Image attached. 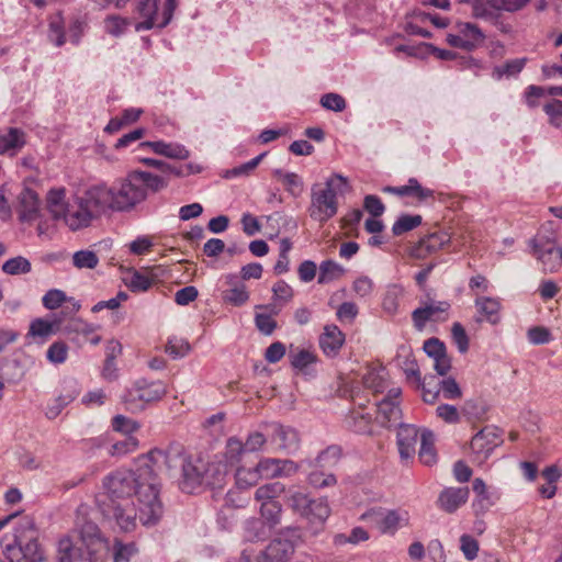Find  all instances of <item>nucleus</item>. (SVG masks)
<instances>
[{"mask_svg": "<svg viewBox=\"0 0 562 562\" xmlns=\"http://www.w3.org/2000/svg\"><path fill=\"white\" fill-rule=\"evenodd\" d=\"M166 458L156 448L139 456L135 469H120L108 474L102 481L103 491L95 496L103 517L114 520L123 531L133 530L137 517L144 526H155L164 514L156 468Z\"/></svg>", "mask_w": 562, "mask_h": 562, "instance_id": "f257e3e1", "label": "nucleus"}, {"mask_svg": "<svg viewBox=\"0 0 562 562\" xmlns=\"http://www.w3.org/2000/svg\"><path fill=\"white\" fill-rule=\"evenodd\" d=\"M168 187L164 176L143 170L131 171L117 186L110 187L114 211H128L144 202L148 193H157Z\"/></svg>", "mask_w": 562, "mask_h": 562, "instance_id": "f03ea898", "label": "nucleus"}, {"mask_svg": "<svg viewBox=\"0 0 562 562\" xmlns=\"http://www.w3.org/2000/svg\"><path fill=\"white\" fill-rule=\"evenodd\" d=\"M347 187V179L339 173H334L328 178L324 188H321L317 183L313 184L311 189V204L308 206L311 218L325 223L334 217L338 212L337 194L344 193Z\"/></svg>", "mask_w": 562, "mask_h": 562, "instance_id": "7ed1b4c3", "label": "nucleus"}, {"mask_svg": "<svg viewBox=\"0 0 562 562\" xmlns=\"http://www.w3.org/2000/svg\"><path fill=\"white\" fill-rule=\"evenodd\" d=\"M79 526L80 543H74L70 537L64 536L57 543V562H93L92 546L102 542L97 524L85 520Z\"/></svg>", "mask_w": 562, "mask_h": 562, "instance_id": "20e7f679", "label": "nucleus"}, {"mask_svg": "<svg viewBox=\"0 0 562 562\" xmlns=\"http://www.w3.org/2000/svg\"><path fill=\"white\" fill-rule=\"evenodd\" d=\"M288 504L292 510L304 518L314 533H317L330 515L327 498H312L308 494L293 491L288 496Z\"/></svg>", "mask_w": 562, "mask_h": 562, "instance_id": "39448f33", "label": "nucleus"}, {"mask_svg": "<svg viewBox=\"0 0 562 562\" xmlns=\"http://www.w3.org/2000/svg\"><path fill=\"white\" fill-rule=\"evenodd\" d=\"M160 452L166 456V461H159V468H156V474L161 471L165 467L168 471H171L178 467L182 469V481L181 488L187 493H192L198 486L204 485V464H193L191 461H187L182 454L181 449L170 448L168 450H161Z\"/></svg>", "mask_w": 562, "mask_h": 562, "instance_id": "423d86ee", "label": "nucleus"}, {"mask_svg": "<svg viewBox=\"0 0 562 562\" xmlns=\"http://www.w3.org/2000/svg\"><path fill=\"white\" fill-rule=\"evenodd\" d=\"M166 393V385L161 381L138 379L125 390L122 401L127 411L140 413L149 403L159 401Z\"/></svg>", "mask_w": 562, "mask_h": 562, "instance_id": "0eeeda50", "label": "nucleus"}, {"mask_svg": "<svg viewBox=\"0 0 562 562\" xmlns=\"http://www.w3.org/2000/svg\"><path fill=\"white\" fill-rule=\"evenodd\" d=\"M532 255L544 273H557L562 268V247L555 241L553 232L538 233L532 239Z\"/></svg>", "mask_w": 562, "mask_h": 562, "instance_id": "6e6552de", "label": "nucleus"}, {"mask_svg": "<svg viewBox=\"0 0 562 562\" xmlns=\"http://www.w3.org/2000/svg\"><path fill=\"white\" fill-rule=\"evenodd\" d=\"M159 3L160 0H140L138 2L137 12L144 18V21L135 24L136 32L151 30L154 27L164 29L171 22L178 0H166L162 10V20L157 22Z\"/></svg>", "mask_w": 562, "mask_h": 562, "instance_id": "1a4fd4ad", "label": "nucleus"}, {"mask_svg": "<svg viewBox=\"0 0 562 562\" xmlns=\"http://www.w3.org/2000/svg\"><path fill=\"white\" fill-rule=\"evenodd\" d=\"M80 204L88 209L94 218H99L109 210L114 211L113 193L105 184H95L77 195Z\"/></svg>", "mask_w": 562, "mask_h": 562, "instance_id": "9d476101", "label": "nucleus"}, {"mask_svg": "<svg viewBox=\"0 0 562 562\" xmlns=\"http://www.w3.org/2000/svg\"><path fill=\"white\" fill-rule=\"evenodd\" d=\"M296 538H299L296 528H286L281 531L262 551L263 562H290L294 553Z\"/></svg>", "mask_w": 562, "mask_h": 562, "instance_id": "9b49d317", "label": "nucleus"}, {"mask_svg": "<svg viewBox=\"0 0 562 562\" xmlns=\"http://www.w3.org/2000/svg\"><path fill=\"white\" fill-rule=\"evenodd\" d=\"M527 0H473L472 13L476 19L497 23L502 11L514 12Z\"/></svg>", "mask_w": 562, "mask_h": 562, "instance_id": "f8f14e48", "label": "nucleus"}, {"mask_svg": "<svg viewBox=\"0 0 562 562\" xmlns=\"http://www.w3.org/2000/svg\"><path fill=\"white\" fill-rule=\"evenodd\" d=\"M449 310L448 301L427 300L423 306L415 308L412 313L415 328L422 330L427 322H445Z\"/></svg>", "mask_w": 562, "mask_h": 562, "instance_id": "ddd939ff", "label": "nucleus"}, {"mask_svg": "<svg viewBox=\"0 0 562 562\" xmlns=\"http://www.w3.org/2000/svg\"><path fill=\"white\" fill-rule=\"evenodd\" d=\"M267 436L271 443L286 453H293L300 447L299 432L292 427L272 423L267 426Z\"/></svg>", "mask_w": 562, "mask_h": 562, "instance_id": "4468645a", "label": "nucleus"}, {"mask_svg": "<svg viewBox=\"0 0 562 562\" xmlns=\"http://www.w3.org/2000/svg\"><path fill=\"white\" fill-rule=\"evenodd\" d=\"M501 442L502 439L498 430L494 427H485L472 438L471 449L483 461L488 458Z\"/></svg>", "mask_w": 562, "mask_h": 562, "instance_id": "2eb2a0df", "label": "nucleus"}, {"mask_svg": "<svg viewBox=\"0 0 562 562\" xmlns=\"http://www.w3.org/2000/svg\"><path fill=\"white\" fill-rule=\"evenodd\" d=\"M16 211L21 222H33L40 214V198L37 193L29 187H24L18 194Z\"/></svg>", "mask_w": 562, "mask_h": 562, "instance_id": "dca6fc26", "label": "nucleus"}, {"mask_svg": "<svg viewBox=\"0 0 562 562\" xmlns=\"http://www.w3.org/2000/svg\"><path fill=\"white\" fill-rule=\"evenodd\" d=\"M5 552L8 555L12 557L16 552L21 553V559L16 560L21 562H42L44 559V552L41 549L36 538L33 536L25 543H22V541L15 537L14 544H8L5 547Z\"/></svg>", "mask_w": 562, "mask_h": 562, "instance_id": "f3484780", "label": "nucleus"}, {"mask_svg": "<svg viewBox=\"0 0 562 562\" xmlns=\"http://www.w3.org/2000/svg\"><path fill=\"white\" fill-rule=\"evenodd\" d=\"M61 218L71 231L88 227L95 220L88 209L80 204L78 196L75 199V205L66 207L65 215Z\"/></svg>", "mask_w": 562, "mask_h": 562, "instance_id": "a211bd4d", "label": "nucleus"}, {"mask_svg": "<svg viewBox=\"0 0 562 562\" xmlns=\"http://www.w3.org/2000/svg\"><path fill=\"white\" fill-rule=\"evenodd\" d=\"M397 431V446L398 452L402 460H409L416 452V443L419 435V430L408 424H398Z\"/></svg>", "mask_w": 562, "mask_h": 562, "instance_id": "6ab92c4d", "label": "nucleus"}, {"mask_svg": "<svg viewBox=\"0 0 562 562\" xmlns=\"http://www.w3.org/2000/svg\"><path fill=\"white\" fill-rule=\"evenodd\" d=\"M26 144L25 133L18 127L0 132V155L15 156Z\"/></svg>", "mask_w": 562, "mask_h": 562, "instance_id": "aec40b11", "label": "nucleus"}, {"mask_svg": "<svg viewBox=\"0 0 562 562\" xmlns=\"http://www.w3.org/2000/svg\"><path fill=\"white\" fill-rule=\"evenodd\" d=\"M345 342V335L336 325H326L319 336V346L327 357H335Z\"/></svg>", "mask_w": 562, "mask_h": 562, "instance_id": "412c9836", "label": "nucleus"}, {"mask_svg": "<svg viewBox=\"0 0 562 562\" xmlns=\"http://www.w3.org/2000/svg\"><path fill=\"white\" fill-rule=\"evenodd\" d=\"M383 191L398 196H415L420 202L432 199L435 195L434 190L424 188L416 178H409L405 186L385 187Z\"/></svg>", "mask_w": 562, "mask_h": 562, "instance_id": "4be33fe9", "label": "nucleus"}, {"mask_svg": "<svg viewBox=\"0 0 562 562\" xmlns=\"http://www.w3.org/2000/svg\"><path fill=\"white\" fill-rule=\"evenodd\" d=\"M468 487H447L438 497V504L447 513H454L469 498Z\"/></svg>", "mask_w": 562, "mask_h": 562, "instance_id": "5701e85b", "label": "nucleus"}, {"mask_svg": "<svg viewBox=\"0 0 562 562\" xmlns=\"http://www.w3.org/2000/svg\"><path fill=\"white\" fill-rule=\"evenodd\" d=\"M472 488L476 495L472 504L473 510L475 515H483L495 504L498 496L490 492L485 482L479 477L473 481Z\"/></svg>", "mask_w": 562, "mask_h": 562, "instance_id": "b1692460", "label": "nucleus"}, {"mask_svg": "<svg viewBox=\"0 0 562 562\" xmlns=\"http://www.w3.org/2000/svg\"><path fill=\"white\" fill-rule=\"evenodd\" d=\"M142 146L149 147L155 154L165 156L171 159L184 160L190 156V151L181 144L166 143L164 140L144 142Z\"/></svg>", "mask_w": 562, "mask_h": 562, "instance_id": "393cba45", "label": "nucleus"}, {"mask_svg": "<svg viewBox=\"0 0 562 562\" xmlns=\"http://www.w3.org/2000/svg\"><path fill=\"white\" fill-rule=\"evenodd\" d=\"M378 418L384 427L398 425L402 417V411L398 403L391 398H383L378 405Z\"/></svg>", "mask_w": 562, "mask_h": 562, "instance_id": "a878e982", "label": "nucleus"}, {"mask_svg": "<svg viewBox=\"0 0 562 562\" xmlns=\"http://www.w3.org/2000/svg\"><path fill=\"white\" fill-rule=\"evenodd\" d=\"M238 277L235 274L226 276L227 283L232 285L229 290L224 291L223 299L225 302L235 306L244 305L249 300V293L245 284L238 283Z\"/></svg>", "mask_w": 562, "mask_h": 562, "instance_id": "bb28decb", "label": "nucleus"}, {"mask_svg": "<svg viewBox=\"0 0 562 562\" xmlns=\"http://www.w3.org/2000/svg\"><path fill=\"white\" fill-rule=\"evenodd\" d=\"M204 485L212 488H221L225 485L227 469L226 464L221 462L209 463L204 467Z\"/></svg>", "mask_w": 562, "mask_h": 562, "instance_id": "cd10ccee", "label": "nucleus"}, {"mask_svg": "<svg viewBox=\"0 0 562 562\" xmlns=\"http://www.w3.org/2000/svg\"><path fill=\"white\" fill-rule=\"evenodd\" d=\"M419 460L425 465H432L437 461V453L435 450V435L429 429H423L420 431V449Z\"/></svg>", "mask_w": 562, "mask_h": 562, "instance_id": "c85d7f7f", "label": "nucleus"}, {"mask_svg": "<svg viewBox=\"0 0 562 562\" xmlns=\"http://www.w3.org/2000/svg\"><path fill=\"white\" fill-rule=\"evenodd\" d=\"M457 32L463 37L464 43L469 42L468 52L479 47L485 40L482 30L476 24L470 22L458 23Z\"/></svg>", "mask_w": 562, "mask_h": 562, "instance_id": "c756f323", "label": "nucleus"}, {"mask_svg": "<svg viewBox=\"0 0 562 562\" xmlns=\"http://www.w3.org/2000/svg\"><path fill=\"white\" fill-rule=\"evenodd\" d=\"M341 450L338 446H329L323 450L314 460H304L302 464L319 469H330L339 461Z\"/></svg>", "mask_w": 562, "mask_h": 562, "instance_id": "7c9ffc66", "label": "nucleus"}, {"mask_svg": "<svg viewBox=\"0 0 562 562\" xmlns=\"http://www.w3.org/2000/svg\"><path fill=\"white\" fill-rule=\"evenodd\" d=\"M66 189L65 188H53L47 193V209L54 220H60L65 215L67 207L65 203Z\"/></svg>", "mask_w": 562, "mask_h": 562, "instance_id": "2f4dec72", "label": "nucleus"}, {"mask_svg": "<svg viewBox=\"0 0 562 562\" xmlns=\"http://www.w3.org/2000/svg\"><path fill=\"white\" fill-rule=\"evenodd\" d=\"M475 306L481 315L485 316V319L495 325L499 322V310L501 303L493 297L482 296L475 300Z\"/></svg>", "mask_w": 562, "mask_h": 562, "instance_id": "473e14b6", "label": "nucleus"}, {"mask_svg": "<svg viewBox=\"0 0 562 562\" xmlns=\"http://www.w3.org/2000/svg\"><path fill=\"white\" fill-rule=\"evenodd\" d=\"M47 37L56 47L66 43V25L60 12L49 18Z\"/></svg>", "mask_w": 562, "mask_h": 562, "instance_id": "72a5a7b5", "label": "nucleus"}, {"mask_svg": "<svg viewBox=\"0 0 562 562\" xmlns=\"http://www.w3.org/2000/svg\"><path fill=\"white\" fill-rule=\"evenodd\" d=\"M448 243L449 237L447 234L434 233L419 240L416 251L418 252L419 256L429 252H435L442 248Z\"/></svg>", "mask_w": 562, "mask_h": 562, "instance_id": "f704fd0d", "label": "nucleus"}, {"mask_svg": "<svg viewBox=\"0 0 562 562\" xmlns=\"http://www.w3.org/2000/svg\"><path fill=\"white\" fill-rule=\"evenodd\" d=\"M274 176L278 177L285 187V190L294 198L302 194L304 182L302 178L295 172H284L281 169L274 170Z\"/></svg>", "mask_w": 562, "mask_h": 562, "instance_id": "c9c22d12", "label": "nucleus"}, {"mask_svg": "<svg viewBox=\"0 0 562 562\" xmlns=\"http://www.w3.org/2000/svg\"><path fill=\"white\" fill-rule=\"evenodd\" d=\"M289 358L291 366L305 374L308 373V367L316 362V356L307 349L290 350Z\"/></svg>", "mask_w": 562, "mask_h": 562, "instance_id": "e433bc0d", "label": "nucleus"}, {"mask_svg": "<svg viewBox=\"0 0 562 562\" xmlns=\"http://www.w3.org/2000/svg\"><path fill=\"white\" fill-rule=\"evenodd\" d=\"M285 486L280 482H271L259 486L255 492V499L263 504L266 502H278L277 498L283 494Z\"/></svg>", "mask_w": 562, "mask_h": 562, "instance_id": "4c0bfd02", "label": "nucleus"}, {"mask_svg": "<svg viewBox=\"0 0 562 562\" xmlns=\"http://www.w3.org/2000/svg\"><path fill=\"white\" fill-rule=\"evenodd\" d=\"M125 284L132 292H145L150 289L155 282V278L139 270H133L130 278H126Z\"/></svg>", "mask_w": 562, "mask_h": 562, "instance_id": "58836bf2", "label": "nucleus"}, {"mask_svg": "<svg viewBox=\"0 0 562 562\" xmlns=\"http://www.w3.org/2000/svg\"><path fill=\"white\" fill-rule=\"evenodd\" d=\"M526 58L513 59L506 61L502 66H496L493 69L492 77L496 80H501L504 77L510 78L517 76L525 67Z\"/></svg>", "mask_w": 562, "mask_h": 562, "instance_id": "ea45409f", "label": "nucleus"}, {"mask_svg": "<svg viewBox=\"0 0 562 562\" xmlns=\"http://www.w3.org/2000/svg\"><path fill=\"white\" fill-rule=\"evenodd\" d=\"M407 519L397 510L386 512L379 521V528L383 533L393 535L398 528L405 524Z\"/></svg>", "mask_w": 562, "mask_h": 562, "instance_id": "a19ab883", "label": "nucleus"}, {"mask_svg": "<svg viewBox=\"0 0 562 562\" xmlns=\"http://www.w3.org/2000/svg\"><path fill=\"white\" fill-rule=\"evenodd\" d=\"M2 271L9 276L26 274L31 271L32 265L29 259L23 256H16L8 259L2 265Z\"/></svg>", "mask_w": 562, "mask_h": 562, "instance_id": "79ce46f5", "label": "nucleus"}, {"mask_svg": "<svg viewBox=\"0 0 562 562\" xmlns=\"http://www.w3.org/2000/svg\"><path fill=\"white\" fill-rule=\"evenodd\" d=\"M67 384L69 387V392L67 394H60L56 398V406L50 407L47 412V416L49 418L56 417L65 406H67L78 396L79 390L77 387L76 381H68Z\"/></svg>", "mask_w": 562, "mask_h": 562, "instance_id": "37998d69", "label": "nucleus"}, {"mask_svg": "<svg viewBox=\"0 0 562 562\" xmlns=\"http://www.w3.org/2000/svg\"><path fill=\"white\" fill-rule=\"evenodd\" d=\"M344 272L345 269L341 265L334 260H325L319 266L318 283H328L339 278Z\"/></svg>", "mask_w": 562, "mask_h": 562, "instance_id": "c03bdc74", "label": "nucleus"}, {"mask_svg": "<svg viewBox=\"0 0 562 562\" xmlns=\"http://www.w3.org/2000/svg\"><path fill=\"white\" fill-rule=\"evenodd\" d=\"M53 334V323L44 318H35L31 322L26 336L40 338L43 344Z\"/></svg>", "mask_w": 562, "mask_h": 562, "instance_id": "a18cd8bd", "label": "nucleus"}, {"mask_svg": "<svg viewBox=\"0 0 562 562\" xmlns=\"http://www.w3.org/2000/svg\"><path fill=\"white\" fill-rule=\"evenodd\" d=\"M325 469L316 468L307 475V482L315 488H324L334 486L337 483L336 476L333 473H326Z\"/></svg>", "mask_w": 562, "mask_h": 562, "instance_id": "49530a36", "label": "nucleus"}, {"mask_svg": "<svg viewBox=\"0 0 562 562\" xmlns=\"http://www.w3.org/2000/svg\"><path fill=\"white\" fill-rule=\"evenodd\" d=\"M420 215L403 214L392 226V233L394 236H401L406 232H409L422 224Z\"/></svg>", "mask_w": 562, "mask_h": 562, "instance_id": "de8ad7c7", "label": "nucleus"}, {"mask_svg": "<svg viewBox=\"0 0 562 562\" xmlns=\"http://www.w3.org/2000/svg\"><path fill=\"white\" fill-rule=\"evenodd\" d=\"M257 468H238L235 473V481L238 488H248L254 486L260 480Z\"/></svg>", "mask_w": 562, "mask_h": 562, "instance_id": "09e8293b", "label": "nucleus"}, {"mask_svg": "<svg viewBox=\"0 0 562 562\" xmlns=\"http://www.w3.org/2000/svg\"><path fill=\"white\" fill-rule=\"evenodd\" d=\"M548 122L555 128H562V100L552 99L542 105Z\"/></svg>", "mask_w": 562, "mask_h": 562, "instance_id": "8fccbe9b", "label": "nucleus"}, {"mask_svg": "<svg viewBox=\"0 0 562 562\" xmlns=\"http://www.w3.org/2000/svg\"><path fill=\"white\" fill-rule=\"evenodd\" d=\"M260 513L262 518L270 527H274L280 522L282 506L279 502H266L260 504Z\"/></svg>", "mask_w": 562, "mask_h": 562, "instance_id": "3c124183", "label": "nucleus"}, {"mask_svg": "<svg viewBox=\"0 0 562 562\" xmlns=\"http://www.w3.org/2000/svg\"><path fill=\"white\" fill-rule=\"evenodd\" d=\"M130 24V19L120 15H109L104 20L105 32L115 37L123 35Z\"/></svg>", "mask_w": 562, "mask_h": 562, "instance_id": "603ef678", "label": "nucleus"}, {"mask_svg": "<svg viewBox=\"0 0 562 562\" xmlns=\"http://www.w3.org/2000/svg\"><path fill=\"white\" fill-rule=\"evenodd\" d=\"M438 391L446 400H458L462 396V391L454 378H446L438 382Z\"/></svg>", "mask_w": 562, "mask_h": 562, "instance_id": "864d4df0", "label": "nucleus"}, {"mask_svg": "<svg viewBox=\"0 0 562 562\" xmlns=\"http://www.w3.org/2000/svg\"><path fill=\"white\" fill-rule=\"evenodd\" d=\"M99 258L94 251L79 250L72 256V263L78 269H93L98 266Z\"/></svg>", "mask_w": 562, "mask_h": 562, "instance_id": "5fc2aeb1", "label": "nucleus"}, {"mask_svg": "<svg viewBox=\"0 0 562 562\" xmlns=\"http://www.w3.org/2000/svg\"><path fill=\"white\" fill-rule=\"evenodd\" d=\"M87 27V21L82 15H74L68 24L69 40L72 44L78 45Z\"/></svg>", "mask_w": 562, "mask_h": 562, "instance_id": "6e6d98bb", "label": "nucleus"}, {"mask_svg": "<svg viewBox=\"0 0 562 562\" xmlns=\"http://www.w3.org/2000/svg\"><path fill=\"white\" fill-rule=\"evenodd\" d=\"M265 156H266V153H262V154L258 155L257 157L252 158L251 160L227 170L225 173V178H237V177L249 176L256 169V167L260 164V161L262 160V158Z\"/></svg>", "mask_w": 562, "mask_h": 562, "instance_id": "4d7b16f0", "label": "nucleus"}, {"mask_svg": "<svg viewBox=\"0 0 562 562\" xmlns=\"http://www.w3.org/2000/svg\"><path fill=\"white\" fill-rule=\"evenodd\" d=\"M246 452L247 450L245 449L243 442L239 439L232 437L227 440L225 457L227 462L231 463L232 465L238 463L241 459V456Z\"/></svg>", "mask_w": 562, "mask_h": 562, "instance_id": "13d9d810", "label": "nucleus"}, {"mask_svg": "<svg viewBox=\"0 0 562 562\" xmlns=\"http://www.w3.org/2000/svg\"><path fill=\"white\" fill-rule=\"evenodd\" d=\"M68 346L64 341L53 342L46 352V358L54 364H61L67 360Z\"/></svg>", "mask_w": 562, "mask_h": 562, "instance_id": "bf43d9fd", "label": "nucleus"}, {"mask_svg": "<svg viewBox=\"0 0 562 562\" xmlns=\"http://www.w3.org/2000/svg\"><path fill=\"white\" fill-rule=\"evenodd\" d=\"M68 300L66 293L59 289L48 290L42 297V303L47 310H56Z\"/></svg>", "mask_w": 562, "mask_h": 562, "instance_id": "052dcab7", "label": "nucleus"}, {"mask_svg": "<svg viewBox=\"0 0 562 562\" xmlns=\"http://www.w3.org/2000/svg\"><path fill=\"white\" fill-rule=\"evenodd\" d=\"M190 351V344L182 338H171L166 345V352L173 359H179L188 355Z\"/></svg>", "mask_w": 562, "mask_h": 562, "instance_id": "680f3d73", "label": "nucleus"}, {"mask_svg": "<svg viewBox=\"0 0 562 562\" xmlns=\"http://www.w3.org/2000/svg\"><path fill=\"white\" fill-rule=\"evenodd\" d=\"M279 459L267 458L261 460L257 465L260 477L272 479L280 476Z\"/></svg>", "mask_w": 562, "mask_h": 562, "instance_id": "e2e57ef3", "label": "nucleus"}, {"mask_svg": "<svg viewBox=\"0 0 562 562\" xmlns=\"http://www.w3.org/2000/svg\"><path fill=\"white\" fill-rule=\"evenodd\" d=\"M321 105L326 110L341 112L346 109V101L340 94L329 92L322 95Z\"/></svg>", "mask_w": 562, "mask_h": 562, "instance_id": "0e129e2a", "label": "nucleus"}, {"mask_svg": "<svg viewBox=\"0 0 562 562\" xmlns=\"http://www.w3.org/2000/svg\"><path fill=\"white\" fill-rule=\"evenodd\" d=\"M451 336L458 350L464 353L469 350V337L460 323H454L451 328Z\"/></svg>", "mask_w": 562, "mask_h": 562, "instance_id": "69168bd1", "label": "nucleus"}, {"mask_svg": "<svg viewBox=\"0 0 562 562\" xmlns=\"http://www.w3.org/2000/svg\"><path fill=\"white\" fill-rule=\"evenodd\" d=\"M423 349L426 352V355L431 359L442 357L443 353L447 352L446 345L436 337H431L425 340Z\"/></svg>", "mask_w": 562, "mask_h": 562, "instance_id": "338daca9", "label": "nucleus"}, {"mask_svg": "<svg viewBox=\"0 0 562 562\" xmlns=\"http://www.w3.org/2000/svg\"><path fill=\"white\" fill-rule=\"evenodd\" d=\"M112 427L116 431H121L124 434H132L139 428V424L128 417L123 415H116L112 419Z\"/></svg>", "mask_w": 562, "mask_h": 562, "instance_id": "774afa93", "label": "nucleus"}]
</instances>
